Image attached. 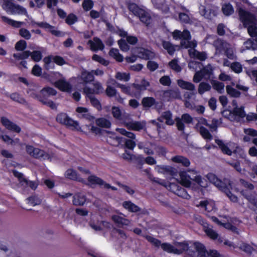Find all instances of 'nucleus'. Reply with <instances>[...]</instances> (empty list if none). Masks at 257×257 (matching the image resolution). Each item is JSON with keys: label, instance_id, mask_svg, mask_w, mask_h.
<instances>
[{"label": "nucleus", "instance_id": "8", "mask_svg": "<svg viewBox=\"0 0 257 257\" xmlns=\"http://www.w3.org/2000/svg\"><path fill=\"white\" fill-rule=\"evenodd\" d=\"M56 119L58 122L68 127H71L77 130H80V127L78 122L71 119L65 113L59 114L57 116Z\"/></svg>", "mask_w": 257, "mask_h": 257}, {"label": "nucleus", "instance_id": "56", "mask_svg": "<svg viewBox=\"0 0 257 257\" xmlns=\"http://www.w3.org/2000/svg\"><path fill=\"white\" fill-rule=\"evenodd\" d=\"M128 8L129 10L136 16L140 15L141 11L143 10L142 9L139 8V7L134 3L130 4Z\"/></svg>", "mask_w": 257, "mask_h": 257}, {"label": "nucleus", "instance_id": "57", "mask_svg": "<svg viewBox=\"0 0 257 257\" xmlns=\"http://www.w3.org/2000/svg\"><path fill=\"white\" fill-rule=\"evenodd\" d=\"M28 203L32 206H36L41 204L42 199L37 196H33L27 198Z\"/></svg>", "mask_w": 257, "mask_h": 257}, {"label": "nucleus", "instance_id": "48", "mask_svg": "<svg viewBox=\"0 0 257 257\" xmlns=\"http://www.w3.org/2000/svg\"><path fill=\"white\" fill-rule=\"evenodd\" d=\"M216 143L219 146V148L221 150L223 153L231 155L232 151L228 148L227 146L225 145L222 141L216 140L215 141Z\"/></svg>", "mask_w": 257, "mask_h": 257}, {"label": "nucleus", "instance_id": "13", "mask_svg": "<svg viewBox=\"0 0 257 257\" xmlns=\"http://www.w3.org/2000/svg\"><path fill=\"white\" fill-rule=\"evenodd\" d=\"M163 97L168 101L174 99H181L180 92L178 88L169 89L164 91Z\"/></svg>", "mask_w": 257, "mask_h": 257}, {"label": "nucleus", "instance_id": "46", "mask_svg": "<svg viewBox=\"0 0 257 257\" xmlns=\"http://www.w3.org/2000/svg\"><path fill=\"white\" fill-rule=\"evenodd\" d=\"M201 136L206 141H210L212 139V136L209 131L204 126H200L198 128Z\"/></svg>", "mask_w": 257, "mask_h": 257}, {"label": "nucleus", "instance_id": "17", "mask_svg": "<svg viewBox=\"0 0 257 257\" xmlns=\"http://www.w3.org/2000/svg\"><path fill=\"white\" fill-rule=\"evenodd\" d=\"M229 44L223 40L218 39L214 42V46L215 47L216 52L221 53L224 52L229 46Z\"/></svg>", "mask_w": 257, "mask_h": 257}, {"label": "nucleus", "instance_id": "29", "mask_svg": "<svg viewBox=\"0 0 257 257\" xmlns=\"http://www.w3.org/2000/svg\"><path fill=\"white\" fill-rule=\"evenodd\" d=\"M178 85L182 89L189 90L190 91H194L195 90V85L188 81H185L182 79H179L177 81Z\"/></svg>", "mask_w": 257, "mask_h": 257}, {"label": "nucleus", "instance_id": "25", "mask_svg": "<svg viewBox=\"0 0 257 257\" xmlns=\"http://www.w3.org/2000/svg\"><path fill=\"white\" fill-rule=\"evenodd\" d=\"M88 43L90 45L91 49L93 51L102 50L104 45L101 40L98 38H94L93 41L89 40Z\"/></svg>", "mask_w": 257, "mask_h": 257}, {"label": "nucleus", "instance_id": "60", "mask_svg": "<svg viewBox=\"0 0 257 257\" xmlns=\"http://www.w3.org/2000/svg\"><path fill=\"white\" fill-rule=\"evenodd\" d=\"M239 248L248 254H250L254 250L252 246L245 243H242L240 244L239 246Z\"/></svg>", "mask_w": 257, "mask_h": 257}, {"label": "nucleus", "instance_id": "49", "mask_svg": "<svg viewBox=\"0 0 257 257\" xmlns=\"http://www.w3.org/2000/svg\"><path fill=\"white\" fill-rule=\"evenodd\" d=\"M222 11L225 16H229L234 12V9L232 6L229 4H224L222 6Z\"/></svg>", "mask_w": 257, "mask_h": 257}, {"label": "nucleus", "instance_id": "51", "mask_svg": "<svg viewBox=\"0 0 257 257\" xmlns=\"http://www.w3.org/2000/svg\"><path fill=\"white\" fill-rule=\"evenodd\" d=\"M111 113L115 118L121 120L122 121L124 120L122 118L124 115H122L121 110L118 107H112L111 109Z\"/></svg>", "mask_w": 257, "mask_h": 257}, {"label": "nucleus", "instance_id": "33", "mask_svg": "<svg viewBox=\"0 0 257 257\" xmlns=\"http://www.w3.org/2000/svg\"><path fill=\"white\" fill-rule=\"evenodd\" d=\"M138 17L140 18L141 21L145 24L147 26L151 23V16L150 14L144 10L143 9V10L141 11V13Z\"/></svg>", "mask_w": 257, "mask_h": 257}, {"label": "nucleus", "instance_id": "15", "mask_svg": "<svg viewBox=\"0 0 257 257\" xmlns=\"http://www.w3.org/2000/svg\"><path fill=\"white\" fill-rule=\"evenodd\" d=\"M56 87L64 92H69L72 89V85L65 79H61L56 81L54 83Z\"/></svg>", "mask_w": 257, "mask_h": 257}, {"label": "nucleus", "instance_id": "5", "mask_svg": "<svg viewBox=\"0 0 257 257\" xmlns=\"http://www.w3.org/2000/svg\"><path fill=\"white\" fill-rule=\"evenodd\" d=\"M172 36L175 40H181L180 45L183 48L194 49L197 45L195 41H190L191 36L188 30H185L181 32L176 30L173 32Z\"/></svg>", "mask_w": 257, "mask_h": 257}, {"label": "nucleus", "instance_id": "38", "mask_svg": "<svg viewBox=\"0 0 257 257\" xmlns=\"http://www.w3.org/2000/svg\"><path fill=\"white\" fill-rule=\"evenodd\" d=\"M111 218L115 223L118 224L127 226L130 224L129 220L117 215L112 216Z\"/></svg>", "mask_w": 257, "mask_h": 257}, {"label": "nucleus", "instance_id": "2", "mask_svg": "<svg viewBox=\"0 0 257 257\" xmlns=\"http://www.w3.org/2000/svg\"><path fill=\"white\" fill-rule=\"evenodd\" d=\"M179 182L183 186L189 188L194 181L201 187H205V184L201 176L195 169H188L179 172Z\"/></svg>", "mask_w": 257, "mask_h": 257}, {"label": "nucleus", "instance_id": "45", "mask_svg": "<svg viewBox=\"0 0 257 257\" xmlns=\"http://www.w3.org/2000/svg\"><path fill=\"white\" fill-rule=\"evenodd\" d=\"M211 88V85L207 82H201L198 89V93L202 95L207 91H209Z\"/></svg>", "mask_w": 257, "mask_h": 257}, {"label": "nucleus", "instance_id": "9", "mask_svg": "<svg viewBox=\"0 0 257 257\" xmlns=\"http://www.w3.org/2000/svg\"><path fill=\"white\" fill-rule=\"evenodd\" d=\"M13 174L17 177L19 181L20 185L22 186L26 187L29 186L33 190H35L38 186V183L34 181H29L24 177L23 174L18 171L14 170L12 171Z\"/></svg>", "mask_w": 257, "mask_h": 257}, {"label": "nucleus", "instance_id": "23", "mask_svg": "<svg viewBox=\"0 0 257 257\" xmlns=\"http://www.w3.org/2000/svg\"><path fill=\"white\" fill-rule=\"evenodd\" d=\"M197 206L204 208L207 212H211L216 209L215 203L211 200L201 201L198 205H197Z\"/></svg>", "mask_w": 257, "mask_h": 257}, {"label": "nucleus", "instance_id": "7", "mask_svg": "<svg viewBox=\"0 0 257 257\" xmlns=\"http://www.w3.org/2000/svg\"><path fill=\"white\" fill-rule=\"evenodd\" d=\"M239 181L243 186L248 189L242 190V194L251 204L257 207V195L251 191L253 189V186L243 179H240Z\"/></svg>", "mask_w": 257, "mask_h": 257}, {"label": "nucleus", "instance_id": "44", "mask_svg": "<svg viewBox=\"0 0 257 257\" xmlns=\"http://www.w3.org/2000/svg\"><path fill=\"white\" fill-rule=\"evenodd\" d=\"M41 26L42 28L48 30L54 35L59 36L61 35V32L57 31L54 26L49 25L46 22H45V24H41Z\"/></svg>", "mask_w": 257, "mask_h": 257}, {"label": "nucleus", "instance_id": "52", "mask_svg": "<svg viewBox=\"0 0 257 257\" xmlns=\"http://www.w3.org/2000/svg\"><path fill=\"white\" fill-rule=\"evenodd\" d=\"M109 54L118 62H121L123 60L122 55L119 54L118 50L117 49L112 48L110 50Z\"/></svg>", "mask_w": 257, "mask_h": 257}, {"label": "nucleus", "instance_id": "12", "mask_svg": "<svg viewBox=\"0 0 257 257\" xmlns=\"http://www.w3.org/2000/svg\"><path fill=\"white\" fill-rule=\"evenodd\" d=\"M195 242H190V244L188 241H186L175 242L174 246L175 247V250L178 251V253H176V254H180L185 251L187 252V250L190 248H192V250L195 249L194 247V244Z\"/></svg>", "mask_w": 257, "mask_h": 257}, {"label": "nucleus", "instance_id": "37", "mask_svg": "<svg viewBox=\"0 0 257 257\" xmlns=\"http://www.w3.org/2000/svg\"><path fill=\"white\" fill-rule=\"evenodd\" d=\"M87 180L89 183V185H90L98 184L100 186H103L105 182V181H104L101 178L95 175H90L88 177Z\"/></svg>", "mask_w": 257, "mask_h": 257}, {"label": "nucleus", "instance_id": "40", "mask_svg": "<svg viewBox=\"0 0 257 257\" xmlns=\"http://www.w3.org/2000/svg\"><path fill=\"white\" fill-rule=\"evenodd\" d=\"M34 158L40 160H50L51 159V156L48 153L45 152L44 150L38 148V151L36 152Z\"/></svg>", "mask_w": 257, "mask_h": 257}, {"label": "nucleus", "instance_id": "14", "mask_svg": "<svg viewBox=\"0 0 257 257\" xmlns=\"http://www.w3.org/2000/svg\"><path fill=\"white\" fill-rule=\"evenodd\" d=\"M158 120L161 122L165 120V123L169 125H172L175 123V121L173 119L172 113L170 110L162 112L161 116L158 118Z\"/></svg>", "mask_w": 257, "mask_h": 257}, {"label": "nucleus", "instance_id": "4", "mask_svg": "<svg viewBox=\"0 0 257 257\" xmlns=\"http://www.w3.org/2000/svg\"><path fill=\"white\" fill-rule=\"evenodd\" d=\"M145 172H146L147 174L149 179L153 182H156L163 186L167 187L168 189H170L172 192L180 197L186 199H189L190 198V196L188 194V193L184 188L174 183H170L168 186L167 182L158 178L154 177L152 174L150 173L148 170H145Z\"/></svg>", "mask_w": 257, "mask_h": 257}, {"label": "nucleus", "instance_id": "19", "mask_svg": "<svg viewBox=\"0 0 257 257\" xmlns=\"http://www.w3.org/2000/svg\"><path fill=\"white\" fill-rule=\"evenodd\" d=\"M142 105L144 107L149 108L155 106V108L159 111L160 108L158 107L159 103L152 97H146L142 100Z\"/></svg>", "mask_w": 257, "mask_h": 257}, {"label": "nucleus", "instance_id": "26", "mask_svg": "<svg viewBox=\"0 0 257 257\" xmlns=\"http://www.w3.org/2000/svg\"><path fill=\"white\" fill-rule=\"evenodd\" d=\"M78 77L85 83L92 81L94 78L92 71L89 72L86 70H83Z\"/></svg>", "mask_w": 257, "mask_h": 257}, {"label": "nucleus", "instance_id": "11", "mask_svg": "<svg viewBox=\"0 0 257 257\" xmlns=\"http://www.w3.org/2000/svg\"><path fill=\"white\" fill-rule=\"evenodd\" d=\"M177 129L179 131L184 132L185 125L184 123L190 124L193 121V117L188 113H184L181 117H177L175 118Z\"/></svg>", "mask_w": 257, "mask_h": 257}, {"label": "nucleus", "instance_id": "21", "mask_svg": "<svg viewBox=\"0 0 257 257\" xmlns=\"http://www.w3.org/2000/svg\"><path fill=\"white\" fill-rule=\"evenodd\" d=\"M107 142L112 146H118L123 142V138L116 136L114 134L110 133L107 138Z\"/></svg>", "mask_w": 257, "mask_h": 257}, {"label": "nucleus", "instance_id": "62", "mask_svg": "<svg viewBox=\"0 0 257 257\" xmlns=\"http://www.w3.org/2000/svg\"><path fill=\"white\" fill-rule=\"evenodd\" d=\"M26 151L27 154L30 156L35 158L36 152L38 151V148H35L31 145H27L26 147Z\"/></svg>", "mask_w": 257, "mask_h": 257}, {"label": "nucleus", "instance_id": "35", "mask_svg": "<svg viewBox=\"0 0 257 257\" xmlns=\"http://www.w3.org/2000/svg\"><path fill=\"white\" fill-rule=\"evenodd\" d=\"M2 19L3 22L15 28H20L22 26L25 25V23L23 22L15 21L5 16H2Z\"/></svg>", "mask_w": 257, "mask_h": 257}, {"label": "nucleus", "instance_id": "22", "mask_svg": "<svg viewBox=\"0 0 257 257\" xmlns=\"http://www.w3.org/2000/svg\"><path fill=\"white\" fill-rule=\"evenodd\" d=\"M65 176L67 178L71 180H76L82 183L85 182V180L80 177L75 170L72 169H68L65 173Z\"/></svg>", "mask_w": 257, "mask_h": 257}, {"label": "nucleus", "instance_id": "6", "mask_svg": "<svg viewBox=\"0 0 257 257\" xmlns=\"http://www.w3.org/2000/svg\"><path fill=\"white\" fill-rule=\"evenodd\" d=\"M196 251L189 250V253L193 257H222V255L216 250L207 251L204 245L196 242L194 244Z\"/></svg>", "mask_w": 257, "mask_h": 257}, {"label": "nucleus", "instance_id": "24", "mask_svg": "<svg viewBox=\"0 0 257 257\" xmlns=\"http://www.w3.org/2000/svg\"><path fill=\"white\" fill-rule=\"evenodd\" d=\"M138 54L139 57L145 60L152 59L155 56V54L153 52L142 48L138 49Z\"/></svg>", "mask_w": 257, "mask_h": 257}, {"label": "nucleus", "instance_id": "30", "mask_svg": "<svg viewBox=\"0 0 257 257\" xmlns=\"http://www.w3.org/2000/svg\"><path fill=\"white\" fill-rule=\"evenodd\" d=\"M122 206L128 211L132 212H137L141 210V208L131 201H125L122 203Z\"/></svg>", "mask_w": 257, "mask_h": 257}, {"label": "nucleus", "instance_id": "55", "mask_svg": "<svg viewBox=\"0 0 257 257\" xmlns=\"http://www.w3.org/2000/svg\"><path fill=\"white\" fill-rule=\"evenodd\" d=\"M116 79L124 82L128 81L130 79V74L118 72L115 76Z\"/></svg>", "mask_w": 257, "mask_h": 257}, {"label": "nucleus", "instance_id": "16", "mask_svg": "<svg viewBox=\"0 0 257 257\" xmlns=\"http://www.w3.org/2000/svg\"><path fill=\"white\" fill-rule=\"evenodd\" d=\"M1 122L7 129L11 131L19 133L21 131V128L18 125L11 121L6 117H2L1 118Z\"/></svg>", "mask_w": 257, "mask_h": 257}, {"label": "nucleus", "instance_id": "50", "mask_svg": "<svg viewBox=\"0 0 257 257\" xmlns=\"http://www.w3.org/2000/svg\"><path fill=\"white\" fill-rule=\"evenodd\" d=\"M10 98L14 101L22 104H27V101L24 98L22 97L19 93H13L10 95Z\"/></svg>", "mask_w": 257, "mask_h": 257}, {"label": "nucleus", "instance_id": "58", "mask_svg": "<svg viewBox=\"0 0 257 257\" xmlns=\"http://www.w3.org/2000/svg\"><path fill=\"white\" fill-rule=\"evenodd\" d=\"M213 89L219 93H222L224 90V85L223 83L219 81H214L212 83Z\"/></svg>", "mask_w": 257, "mask_h": 257}, {"label": "nucleus", "instance_id": "63", "mask_svg": "<svg viewBox=\"0 0 257 257\" xmlns=\"http://www.w3.org/2000/svg\"><path fill=\"white\" fill-rule=\"evenodd\" d=\"M232 112L234 115L240 118H243L245 115L243 108L242 107L234 108Z\"/></svg>", "mask_w": 257, "mask_h": 257}, {"label": "nucleus", "instance_id": "18", "mask_svg": "<svg viewBox=\"0 0 257 257\" xmlns=\"http://www.w3.org/2000/svg\"><path fill=\"white\" fill-rule=\"evenodd\" d=\"M152 2L154 6L163 13L167 14L169 12V8L166 4L165 0H152Z\"/></svg>", "mask_w": 257, "mask_h": 257}, {"label": "nucleus", "instance_id": "61", "mask_svg": "<svg viewBox=\"0 0 257 257\" xmlns=\"http://www.w3.org/2000/svg\"><path fill=\"white\" fill-rule=\"evenodd\" d=\"M145 238L148 241L156 247L160 246L162 244L161 241L160 240L155 238L151 235H146L145 236Z\"/></svg>", "mask_w": 257, "mask_h": 257}, {"label": "nucleus", "instance_id": "43", "mask_svg": "<svg viewBox=\"0 0 257 257\" xmlns=\"http://www.w3.org/2000/svg\"><path fill=\"white\" fill-rule=\"evenodd\" d=\"M162 46L169 54L172 55L175 51V46L169 41H163Z\"/></svg>", "mask_w": 257, "mask_h": 257}, {"label": "nucleus", "instance_id": "20", "mask_svg": "<svg viewBox=\"0 0 257 257\" xmlns=\"http://www.w3.org/2000/svg\"><path fill=\"white\" fill-rule=\"evenodd\" d=\"M76 111L80 118H84L89 121H93L94 119V117L90 114L88 110L85 107H78L76 109Z\"/></svg>", "mask_w": 257, "mask_h": 257}, {"label": "nucleus", "instance_id": "53", "mask_svg": "<svg viewBox=\"0 0 257 257\" xmlns=\"http://www.w3.org/2000/svg\"><path fill=\"white\" fill-rule=\"evenodd\" d=\"M31 55V52L29 51H25L22 53L14 54V57L18 60H23L28 58Z\"/></svg>", "mask_w": 257, "mask_h": 257}, {"label": "nucleus", "instance_id": "41", "mask_svg": "<svg viewBox=\"0 0 257 257\" xmlns=\"http://www.w3.org/2000/svg\"><path fill=\"white\" fill-rule=\"evenodd\" d=\"M34 158L40 160H50L51 159V156L48 153L45 152L44 150L38 148V151L36 152Z\"/></svg>", "mask_w": 257, "mask_h": 257}, {"label": "nucleus", "instance_id": "36", "mask_svg": "<svg viewBox=\"0 0 257 257\" xmlns=\"http://www.w3.org/2000/svg\"><path fill=\"white\" fill-rule=\"evenodd\" d=\"M95 123L97 126L106 128H110L111 125L110 120L104 117L96 119Z\"/></svg>", "mask_w": 257, "mask_h": 257}, {"label": "nucleus", "instance_id": "39", "mask_svg": "<svg viewBox=\"0 0 257 257\" xmlns=\"http://www.w3.org/2000/svg\"><path fill=\"white\" fill-rule=\"evenodd\" d=\"M1 2L3 9L8 14H10L15 5L12 0H1Z\"/></svg>", "mask_w": 257, "mask_h": 257}, {"label": "nucleus", "instance_id": "31", "mask_svg": "<svg viewBox=\"0 0 257 257\" xmlns=\"http://www.w3.org/2000/svg\"><path fill=\"white\" fill-rule=\"evenodd\" d=\"M190 57L196 58L200 60H205L206 58V54L204 52H200L194 49H190L188 51Z\"/></svg>", "mask_w": 257, "mask_h": 257}, {"label": "nucleus", "instance_id": "28", "mask_svg": "<svg viewBox=\"0 0 257 257\" xmlns=\"http://www.w3.org/2000/svg\"><path fill=\"white\" fill-rule=\"evenodd\" d=\"M204 231L206 234L212 239H217V241L219 243L223 242V238L218 237V234L212 228L209 227H205Z\"/></svg>", "mask_w": 257, "mask_h": 257}, {"label": "nucleus", "instance_id": "1", "mask_svg": "<svg viewBox=\"0 0 257 257\" xmlns=\"http://www.w3.org/2000/svg\"><path fill=\"white\" fill-rule=\"evenodd\" d=\"M240 20L251 37L257 38V20L254 16L241 8H237Z\"/></svg>", "mask_w": 257, "mask_h": 257}, {"label": "nucleus", "instance_id": "47", "mask_svg": "<svg viewBox=\"0 0 257 257\" xmlns=\"http://www.w3.org/2000/svg\"><path fill=\"white\" fill-rule=\"evenodd\" d=\"M40 92L44 96H54L57 94V91L55 89L49 87L43 88Z\"/></svg>", "mask_w": 257, "mask_h": 257}, {"label": "nucleus", "instance_id": "54", "mask_svg": "<svg viewBox=\"0 0 257 257\" xmlns=\"http://www.w3.org/2000/svg\"><path fill=\"white\" fill-rule=\"evenodd\" d=\"M226 89L227 94L231 97H238L240 95L239 91L236 90L235 89L229 85L226 86Z\"/></svg>", "mask_w": 257, "mask_h": 257}, {"label": "nucleus", "instance_id": "42", "mask_svg": "<svg viewBox=\"0 0 257 257\" xmlns=\"http://www.w3.org/2000/svg\"><path fill=\"white\" fill-rule=\"evenodd\" d=\"M160 246L164 251H166L168 253L174 254H176V253H178V251L175 250V247L174 246V245H172V244L169 243H163L161 244Z\"/></svg>", "mask_w": 257, "mask_h": 257}, {"label": "nucleus", "instance_id": "32", "mask_svg": "<svg viewBox=\"0 0 257 257\" xmlns=\"http://www.w3.org/2000/svg\"><path fill=\"white\" fill-rule=\"evenodd\" d=\"M10 14L25 15L29 17L27 10L19 5H15Z\"/></svg>", "mask_w": 257, "mask_h": 257}, {"label": "nucleus", "instance_id": "59", "mask_svg": "<svg viewBox=\"0 0 257 257\" xmlns=\"http://www.w3.org/2000/svg\"><path fill=\"white\" fill-rule=\"evenodd\" d=\"M116 131L119 132L120 134L130 138L131 140H134L136 139V136L134 133L127 132L124 128H117Z\"/></svg>", "mask_w": 257, "mask_h": 257}, {"label": "nucleus", "instance_id": "3", "mask_svg": "<svg viewBox=\"0 0 257 257\" xmlns=\"http://www.w3.org/2000/svg\"><path fill=\"white\" fill-rule=\"evenodd\" d=\"M207 178L211 183L213 184L220 190L224 192L232 202H237L238 199L237 196L230 191V189H231V184L229 180L224 179V182H222L217 178L214 174L212 173L207 174Z\"/></svg>", "mask_w": 257, "mask_h": 257}, {"label": "nucleus", "instance_id": "64", "mask_svg": "<svg viewBox=\"0 0 257 257\" xmlns=\"http://www.w3.org/2000/svg\"><path fill=\"white\" fill-rule=\"evenodd\" d=\"M230 68L236 73H239L242 71V65L239 62H233L230 64Z\"/></svg>", "mask_w": 257, "mask_h": 257}, {"label": "nucleus", "instance_id": "34", "mask_svg": "<svg viewBox=\"0 0 257 257\" xmlns=\"http://www.w3.org/2000/svg\"><path fill=\"white\" fill-rule=\"evenodd\" d=\"M85 201V196L82 193H77L73 197V202L75 205H83Z\"/></svg>", "mask_w": 257, "mask_h": 257}, {"label": "nucleus", "instance_id": "10", "mask_svg": "<svg viewBox=\"0 0 257 257\" xmlns=\"http://www.w3.org/2000/svg\"><path fill=\"white\" fill-rule=\"evenodd\" d=\"M123 123L128 129L136 131L142 130L145 125L143 122L131 120L128 114L126 115V118L123 120Z\"/></svg>", "mask_w": 257, "mask_h": 257}, {"label": "nucleus", "instance_id": "27", "mask_svg": "<svg viewBox=\"0 0 257 257\" xmlns=\"http://www.w3.org/2000/svg\"><path fill=\"white\" fill-rule=\"evenodd\" d=\"M171 160L176 163L181 164L182 166L187 167L190 165L189 160L182 156H176L172 158Z\"/></svg>", "mask_w": 257, "mask_h": 257}]
</instances>
